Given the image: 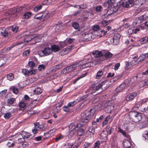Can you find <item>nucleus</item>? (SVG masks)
Listing matches in <instances>:
<instances>
[{
	"label": "nucleus",
	"mask_w": 148,
	"mask_h": 148,
	"mask_svg": "<svg viewBox=\"0 0 148 148\" xmlns=\"http://www.w3.org/2000/svg\"><path fill=\"white\" fill-rule=\"evenodd\" d=\"M95 112V109H91L89 111L85 110L81 115L82 122L87 123L92 118Z\"/></svg>",
	"instance_id": "obj_1"
},
{
	"label": "nucleus",
	"mask_w": 148,
	"mask_h": 148,
	"mask_svg": "<svg viewBox=\"0 0 148 148\" xmlns=\"http://www.w3.org/2000/svg\"><path fill=\"white\" fill-rule=\"evenodd\" d=\"M81 62H79L68 66L63 69L61 73L63 74L69 73L75 70L77 67L79 66V65H81Z\"/></svg>",
	"instance_id": "obj_2"
},
{
	"label": "nucleus",
	"mask_w": 148,
	"mask_h": 148,
	"mask_svg": "<svg viewBox=\"0 0 148 148\" xmlns=\"http://www.w3.org/2000/svg\"><path fill=\"white\" fill-rule=\"evenodd\" d=\"M130 117L133 122H138L141 120V114L137 111H133L130 113Z\"/></svg>",
	"instance_id": "obj_3"
},
{
	"label": "nucleus",
	"mask_w": 148,
	"mask_h": 148,
	"mask_svg": "<svg viewBox=\"0 0 148 148\" xmlns=\"http://www.w3.org/2000/svg\"><path fill=\"white\" fill-rule=\"evenodd\" d=\"M97 32H95L92 33H84L82 35L84 36V40L88 41L92 39H94L97 37L96 35Z\"/></svg>",
	"instance_id": "obj_4"
},
{
	"label": "nucleus",
	"mask_w": 148,
	"mask_h": 148,
	"mask_svg": "<svg viewBox=\"0 0 148 148\" xmlns=\"http://www.w3.org/2000/svg\"><path fill=\"white\" fill-rule=\"evenodd\" d=\"M105 84H92L91 87L90 88V89L92 90L91 92V93L93 94L95 93L100 88H102V87L105 88Z\"/></svg>",
	"instance_id": "obj_5"
},
{
	"label": "nucleus",
	"mask_w": 148,
	"mask_h": 148,
	"mask_svg": "<svg viewBox=\"0 0 148 148\" xmlns=\"http://www.w3.org/2000/svg\"><path fill=\"white\" fill-rule=\"evenodd\" d=\"M35 128L32 130V131L34 134H36L37 133L38 130H40L42 131L45 129V127L42 124L39 125V123H36V124H34Z\"/></svg>",
	"instance_id": "obj_6"
},
{
	"label": "nucleus",
	"mask_w": 148,
	"mask_h": 148,
	"mask_svg": "<svg viewBox=\"0 0 148 148\" xmlns=\"http://www.w3.org/2000/svg\"><path fill=\"white\" fill-rule=\"evenodd\" d=\"M121 36L120 34L116 33L115 34L112 39H111L110 41L115 45L118 44L119 42V40Z\"/></svg>",
	"instance_id": "obj_7"
},
{
	"label": "nucleus",
	"mask_w": 148,
	"mask_h": 148,
	"mask_svg": "<svg viewBox=\"0 0 148 148\" xmlns=\"http://www.w3.org/2000/svg\"><path fill=\"white\" fill-rule=\"evenodd\" d=\"M22 73L25 75H34L36 73V71L33 68H31L29 70L23 69L22 70Z\"/></svg>",
	"instance_id": "obj_8"
},
{
	"label": "nucleus",
	"mask_w": 148,
	"mask_h": 148,
	"mask_svg": "<svg viewBox=\"0 0 148 148\" xmlns=\"http://www.w3.org/2000/svg\"><path fill=\"white\" fill-rule=\"evenodd\" d=\"M137 76H134L132 78L126 80L124 82V84H125L127 87L130 86L131 84H132L137 79Z\"/></svg>",
	"instance_id": "obj_9"
},
{
	"label": "nucleus",
	"mask_w": 148,
	"mask_h": 148,
	"mask_svg": "<svg viewBox=\"0 0 148 148\" xmlns=\"http://www.w3.org/2000/svg\"><path fill=\"white\" fill-rule=\"evenodd\" d=\"M136 92H134L128 95L126 97L125 99L127 101H130L132 100L137 96Z\"/></svg>",
	"instance_id": "obj_10"
},
{
	"label": "nucleus",
	"mask_w": 148,
	"mask_h": 148,
	"mask_svg": "<svg viewBox=\"0 0 148 148\" xmlns=\"http://www.w3.org/2000/svg\"><path fill=\"white\" fill-rule=\"evenodd\" d=\"M87 59H85L82 62H82L81 64V65H82V69L86 68L88 67H90V66H94V64L93 63V62H91V64H89V65H88V64L86 63L85 62H86V60Z\"/></svg>",
	"instance_id": "obj_11"
},
{
	"label": "nucleus",
	"mask_w": 148,
	"mask_h": 148,
	"mask_svg": "<svg viewBox=\"0 0 148 148\" xmlns=\"http://www.w3.org/2000/svg\"><path fill=\"white\" fill-rule=\"evenodd\" d=\"M23 8L22 7H17L16 8H12L11 10L9 12L10 14H13L14 17L16 16V14L14 13L18 12L20 10H22Z\"/></svg>",
	"instance_id": "obj_12"
},
{
	"label": "nucleus",
	"mask_w": 148,
	"mask_h": 148,
	"mask_svg": "<svg viewBox=\"0 0 148 148\" xmlns=\"http://www.w3.org/2000/svg\"><path fill=\"white\" fill-rule=\"evenodd\" d=\"M115 0H108L107 2L104 3V6L108 8H111L112 5L114 3Z\"/></svg>",
	"instance_id": "obj_13"
},
{
	"label": "nucleus",
	"mask_w": 148,
	"mask_h": 148,
	"mask_svg": "<svg viewBox=\"0 0 148 148\" xmlns=\"http://www.w3.org/2000/svg\"><path fill=\"white\" fill-rule=\"evenodd\" d=\"M21 133L20 134H19L18 135V136L20 137V136H22V137H23L24 138H29L31 136V134L28 133L25 131H22Z\"/></svg>",
	"instance_id": "obj_14"
},
{
	"label": "nucleus",
	"mask_w": 148,
	"mask_h": 148,
	"mask_svg": "<svg viewBox=\"0 0 148 148\" xmlns=\"http://www.w3.org/2000/svg\"><path fill=\"white\" fill-rule=\"evenodd\" d=\"M108 134V132L106 131H102L100 134V138L101 139L105 140L107 139V138Z\"/></svg>",
	"instance_id": "obj_15"
},
{
	"label": "nucleus",
	"mask_w": 148,
	"mask_h": 148,
	"mask_svg": "<svg viewBox=\"0 0 148 148\" xmlns=\"http://www.w3.org/2000/svg\"><path fill=\"white\" fill-rule=\"evenodd\" d=\"M131 143L130 141L127 140H124L123 141V146L124 148H131Z\"/></svg>",
	"instance_id": "obj_16"
},
{
	"label": "nucleus",
	"mask_w": 148,
	"mask_h": 148,
	"mask_svg": "<svg viewBox=\"0 0 148 148\" xmlns=\"http://www.w3.org/2000/svg\"><path fill=\"white\" fill-rule=\"evenodd\" d=\"M70 50V48H64L60 51L59 54L61 56H63L68 54L69 53Z\"/></svg>",
	"instance_id": "obj_17"
},
{
	"label": "nucleus",
	"mask_w": 148,
	"mask_h": 148,
	"mask_svg": "<svg viewBox=\"0 0 148 148\" xmlns=\"http://www.w3.org/2000/svg\"><path fill=\"white\" fill-rule=\"evenodd\" d=\"M147 58H148V53L143 54L138 58V59H139V62H141ZM145 60L146 62H148V60Z\"/></svg>",
	"instance_id": "obj_18"
},
{
	"label": "nucleus",
	"mask_w": 148,
	"mask_h": 148,
	"mask_svg": "<svg viewBox=\"0 0 148 148\" xmlns=\"http://www.w3.org/2000/svg\"><path fill=\"white\" fill-rule=\"evenodd\" d=\"M42 15L41 16V18H42V21H43L46 19H47L49 16V14L48 13L47 11H45L42 13Z\"/></svg>",
	"instance_id": "obj_19"
},
{
	"label": "nucleus",
	"mask_w": 148,
	"mask_h": 148,
	"mask_svg": "<svg viewBox=\"0 0 148 148\" xmlns=\"http://www.w3.org/2000/svg\"><path fill=\"white\" fill-rule=\"evenodd\" d=\"M118 132L122 133V134L128 139H130V135L127 133V132L125 131H123L122 129L120 127L118 128Z\"/></svg>",
	"instance_id": "obj_20"
},
{
	"label": "nucleus",
	"mask_w": 148,
	"mask_h": 148,
	"mask_svg": "<svg viewBox=\"0 0 148 148\" xmlns=\"http://www.w3.org/2000/svg\"><path fill=\"white\" fill-rule=\"evenodd\" d=\"M41 52L43 53V56H47L51 53V50L49 48L47 47L42 51Z\"/></svg>",
	"instance_id": "obj_21"
},
{
	"label": "nucleus",
	"mask_w": 148,
	"mask_h": 148,
	"mask_svg": "<svg viewBox=\"0 0 148 148\" xmlns=\"http://www.w3.org/2000/svg\"><path fill=\"white\" fill-rule=\"evenodd\" d=\"M35 37L34 35L32 36L30 35L25 36L24 37V41L26 42H28L34 39Z\"/></svg>",
	"instance_id": "obj_22"
},
{
	"label": "nucleus",
	"mask_w": 148,
	"mask_h": 148,
	"mask_svg": "<svg viewBox=\"0 0 148 148\" xmlns=\"http://www.w3.org/2000/svg\"><path fill=\"white\" fill-rule=\"evenodd\" d=\"M108 9L107 10L106 14H104V16L105 17H106V16L110 15L114 13V12H116V11H114V10L116 9L114 8H110Z\"/></svg>",
	"instance_id": "obj_23"
},
{
	"label": "nucleus",
	"mask_w": 148,
	"mask_h": 148,
	"mask_svg": "<svg viewBox=\"0 0 148 148\" xmlns=\"http://www.w3.org/2000/svg\"><path fill=\"white\" fill-rule=\"evenodd\" d=\"M126 87H127L125 84L124 83H123L116 88V90L117 92H120Z\"/></svg>",
	"instance_id": "obj_24"
},
{
	"label": "nucleus",
	"mask_w": 148,
	"mask_h": 148,
	"mask_svg": "<svg viewBox=\"0 0 148 148\" xmlns=\"http://www.w3.org/2000/svg\"><path fill=\"white\" fill-rule=\"evenodd\" d=\"M92 54L96 58L101 56L103 55V54L101 52L98 51H93Z\"/></svg>",
	"instance_id": "obj_25"
},
{
	"label": "nucleus",
	"mask_w": 148,
	"mask_h": 148,
	"mask_svg": "<svg viewBox=\"0 0 148 148\" xmlns=\"http://www.w3.org/2000/svg\"><path fill=\"white\" fill-rule=\"evenodd\" d=\"M78 126L77 125L76 126H73V129L69 133V135L71 136H72L76 132V130H78Z\"/></svg>",
	"instance_id": "obj_26"
},
{
	"label": "nucleus",
	"mask_w": 148,
	"mask_h": 148,
	"mask_svg": "<svg viewBox=\"0 0 148 148\" xmlns=\"http://www.w3.org/2000/svg\"><path fill=\"white\" fill-rule=\"evenodd\" d=\"M60 49L59 47L56 45H53L51 46V51L56 52L58 51Z\"/></svg>",
	"instance_id": "obj_27"
},
{
	"label": "nucleus",
	"mask_w": 148,
	"mask_h": 148,
	"mask_svg": "<svg viewBox=\"0 0 148 148\" xmlns=\"http://www.w3.org/2000/svg\"><path fill=\"white\" fill-rule=\"evenodd\" d=\"M95 10L98 13L101 12L103 10L102 7L101 5H98L95 7Z\"/></svg>",
	"instance_id": "obj_28"
},
{
	"label": "nucleus",
	"mask_w": 148,
	"mask_h": 148,
	"mask_svg": "<svg viewBox=\"0 0 148 148\" xmlns=\"http://www.w3.org/2000/svg\"><path fill=\"white\" fill-rule=\"evenodd\" d=\"M42 92V90L40 88L38 87L34 90V93L35 95L40 94Z\"/></svg>",
	"instance_id": "obj_29"
},
{
	"label": "nucleus",
	"mask_w": 148,
	"mask_h": 148,
	"mask_svg": "<svg viewBox=\"0 0 148 148\" xmlns=\"http://www.w3.org/2000/svg\"><path fill=\"white\" fill-rule=\"evenodd\" d=\"M83 19L84 20H86L88 19L89 16V12L87 11L84 12L83 13Z\"/></svg>",
	"instance_id": "obj_30"
},
{
	"label": "nucleus",
	"mask_w": 148,
	"mask_h": 148,
	"mask_svg": "<svg viewBox=\"0 0 148 148\" xmlns=\"http://www.w3.org/2000/svg\"><path fill=\"white\" fill-rule=\"evenodd\" d=\"M15 101V99L14 98L11 97L8 99L7 100V103L8 104L12 105L13 104Z\"/></svg>",
	"instance_id": "obj_31"
},
{
	"label": "nucleus",
	"mask_w": 148,
	"mask_h": 148,
	"mask_svg": "<svg viewBox=\"0 0 148 148\" xmlns=\"http://www.w3.org/2000/svg\"><path fill=\"white\" fill-rule=\"evenodd\" d=\"M7 145L9 147H12L14 145V142L12 140L9 139L7 144Z\"/></svg>",
	"instance_id": "obj_32"
},
{
	"label": "nucleus",
	"mask_w": 148,
	"mask_h": 148,
	"mask_svg": "<svg viewBox=\"0 0 148 148\" xmlns=\"http://www.w3.org/2000/svg\"><path fill=\"white\" fill-rule=\"evenodd\" d=\"M32 13L31 12H27L24 14L23 15V18L28 19L31 16Z\"/></svg>",
	"instance_id": "obj_33"
},
{
	"label": "nucleus",
	"mask_w": 148,
	"mask_h": 148,
	"mask_svg": "<svg viewBox=\"0 0 148 148\" xmlns=\"http://www.w3.org/2000/svg\"><path fill=\"white\" fill-rule=\"evenodd\" d=\"M7 77L8 80L11 81L13 79L14 75L12 73H10L7 75Z\"/></svg>",
	"instance_id": "obj_34"
},
{
	"label": "nucleus",
	"mask_w": 148,
	"mask_h": 148,
	"mask_svg": "<svg viewBox=\"0 0 148 148\" xmlns=\"http://www.w3.org/2000/svg\"><path fill=\"white\" fill-rule=\"evenodd\" d=\"M1 34L2 36L5 37L8 36L9 34L8 32L5 29H2L1 32Z\"/></svg>",
	"instance_id": "obj_35"
},
{
	"label": "nucleus",
	"mask_w": 148,
	"mask_h": 148,
	"mask_svg": "<svg viewBox=\"0 0 148 148\" xmlns=\"http://www.w3.org/2000/svg\"><path fill=\"white\" fill-rule=\"evenodd\" d=\"M143 127H145L148 125V120L145 119L142 121L141 125Z\"/></svg>",
	"instance_id": "obj_36"
},
{
	"label": "nucleus",
	"mask_w": 148,
	"mask_h": 148,
	"mask_svg": "<svg viewBox=\"0 0 148 148\" xmlns=\"http://www.w3.org/2000/svg\"><path fill=\"white\" fill-rule=\"evenodd\" d=\"M10 90H12L14 93L17 94L18 92V89L15 88V86H12L10 88Z\"/></svg>",
	"instance_id": "obj_37"
},
{
	"label": "nucleus",
	"mask_w": 148,
	"mask_h": 148,
	"mask_svg": "<svg viewBox=\"0 0 148 148\" xmlns=\"http://www.w3.org/2000/svg\"><path fill=\"white\" fill-rule=\"evenodd\" d=\"M103 74V73L102 70L99 71H98L96 76V78L97 79H99L102 76Z\"/></svg>",
	"instance_id": "obj_38"
},
{
	"label": "nucleus",
	"mask_w": 148,
	"mask_h": 148,
	"mask_svg": "<svg viewBox=\"0 0 148 148\" xmlns=\"http://www.w3.org/2000/svg\"><path fill=\"white\" fill-rule=\"evenodd\" d=\"M140 43L141 44L146 43L148 41V38L146 37L142 38L140 39Z\"/></svg>",
	"instance_id": "obj_39"
},
{
	"label": "nucleus",
	"mask_w": 148,
	"mask_h": 148,
	"mask_svg": "<svg viewBox=\"0 0 148 148\" xmlns=\"http://www.w3.org/2000/svg\"><path fill=\"white\" fill-rule=\"evenodd\" d=\"M110 118V116H107L105 119L104 121H103L102 124V126H104L105 125H106L108 123V120H109V119Z\"/></svg>",
	"instance_id": "obj_40"
},
{
	"label": "nucleus",
	"mask_w": 148,
	"mask_h": 148,
	"mask_svg": "<svg viewBox=\"0 0 148 148\" xmlns=\"http://www.w3.org/2000/svg\"><path fill=\"white\" fill-rule=\"evenodd\" d=\"M113 55L110 52H107L105 53L104 55L105 57L106 58H111Z\"/></svg>",
	"instance_id": "obj_41"
},
{
	"label": "nucleus",
	"mask_w": 148,
	"mask_h": 148,
	"mask_svg": "<svg viewBox=\"0 0 148 148\" xmlns=\"http://www.w3.org/2000/svg\"><path fill=\"white\" fill-rule=\"evenodd\" d=\"M72 27L75 29H78L79 27V24L77 22H74L72 23Z\"/></svg>",
	"instance_id": "obj_42"
},
{
	"label": "nucleus",
	"mask_w": 148,
	"mask_h": 148,
	"mask_svg": "<svg viewBox=\"0 0 148 148\" xmlns=\"http://www.w3.org/2000/svg\"><path fill=\"white\" fill-rule=\"evenodd\" d=\"M78 130V129H77ZM84 132V130L82 128H79L77 132V134L79 136H82Z\"/></svg>",
	"instance_id": "obj_43"
},
{
	"label": "nucleus",
	"mask_w": 148,
	"mask_h": 148,
	"mask_svg": "<svg viewBox=\"0 0 148 148\" xmlns=\"http://www.w3.org/2000/svg\"><path fill=\"white\" fill-rule=\"evenodd\" d=\"M30 53V50L28 49L25 51L23 53V55L24 56H29Z\"/></svg>",
	"instance_id": "obj_44"
},
{
	"label": "nucleus",
	"mask_w": 148,
	"mask_h": 148,
	"mask_svg": "<svg viewBox=\"0 0 148 148\" xmlns=\"http://www.w3.org/2000/svg\"><path fill=\"white\" fill-rule=\"evenodd\" d=\"M77 103V102L76 101H73L67 104L68 106H69V107H73Z\"/></svg>",
	"instance_id": "obj_45"
},
{
	"label": "nucleus",
	"mask_w": 148,
	"mask_h": 148,
	"mask_svg": "<svg viewBox=\"0 0 148 148\" xmlns=\"http://www.w3.org/2000/svg\"><path fill=\"white\" fill-rule=\"evenodd\" d=\"M18 29V27L16 25H13L12 27V31L14 33H16Z\"/></svg>",
	"instance_id": "obj_46"
},
{
	"label": "nucleus",
	"mask_w": 148,
	"mask_h": 148,
	"mask_svg": "<svg viewBox=\"0 0 148 148\" xmlns=\"http://www.w3.org/2000/svg\"><path fill=\"white\" fill-rule=\"evenodd\" d=\"M73 145V144L70 143H67L64 146V148H71Z\"/></svg>",
	"instance_id": "obj_47"
},
{
	"label": "nucleus",
	"mask_w": 148,
	"mask_h": 148,
	"mask_svg": "<svg viewBox=\"0 0 148 148\" xmlns=\"http://www.w3.org/2000/svg\"><path fill=\"white\" fill-rule=\"evenodd\" d=\"M139 59H138V58L137 60H133L131 62V64L132 65H135L137 64L138 63H139L140 62H139V60H138Z\"/></svg>",
	"instance_id": "obj_48"
},
{
	"label": "nucleus",
	"mask_w": 148,
	"mask_h": 148,
	"mask_svg": "<svg viewBox=\"0 0 148 148\" xmlns=\"http://www.w3.org/2000/svg\"><path fill=\"white\" fill-rule=\"evenodd\" d=\"M12 116V114L10 112L5 113L4 116V118L6 119H8Z\"/></svg>",
	"instance_id": "obj_49"
},
{
	"label": "nucleus",
	"mask_w": 148,
	"mask_h": 148,
	"mask_svg": "<svg viewBox=\"0 0 148 148\" xmlns=\"http://www.w3.org/2000/svg\"><path fill=\"white\" fill-rule=\"evenodd\" d=\"M69 106H68V105H67L66 106H65L64 107H63V110L64 111L68 112L70 111V109L69 108Z\"/></svg>",
	"instance_id": "obj_50"
},
{
	"label": "nucleus",
	"mask_w": 148,
	"mask_h": 148,
	"mask_svg": "<svg viewBox=\"0 0 148 148\" xmlns=\"http://www.w3.org/2000/svg\"><path fill=\"white\" fill-rule=\"evenodd\" d=\"M122 5L123 7L126 8H127L130 7L128 2H123Z\"/></svg>",
	"instance_id": "obj_51"
},
{
	"label": "nucleus",
	"mask_w": 148,
	"mask_h": 148,
	"mask_svg": "<svg viewBox=\"0 0 148 148\" xmlns=\"http://www.w3.org/2000/svg\"><path fill=\"white\" fill-rule=\"evenodd\" d=\"M100 142L99 141H97L95 143L94 147V148H99L100 146Z\"/></svg>",
	"instance_id": "obj_52"
},
{
	"label": "nucleus",
	"mask_w": 148,
	"mask_h": 148,
	"mask_svg": "<svg viewBox=\"0 0 148 148\" xmlns=\"http://www.w3.org/2000/svg\"><path fill=\"white\" fill-rule=\"evenodd\" d=\"M99 27L98 25H94L93 27V29L95 31L94 32H97V33H96V34H97V30H99Z\"/></svg>",
	"instance_id": "obj_53"
},
{
	"label": "nucleus",
	"mask_w": 148,
	"mask_h": 148,
	"mask_svg": "<svg viewBox=\"0 0 148 148\" xmlns=\"http://www.w3.org/2000/svg\"><path fill=\"white\" fill-rule=\"evenodd\" d=\"M101 24L103 26H106L108 24V22L104 20L101 22Z\"/></svg>",
	"instance_id": "obj_54"
},
{
	"label": "nucleus",
	"mask_w": 148,
	"mask_h": 148,
	"mask_svg": "<svg viewBox=\"0 0 148 148\" xmlns=\"http://www.w3.org/2000/svg\"><path fill=\"white\" fill-rule=\"evenodd\" d=\"M26 104L24 102H21L19 105V106L21 108H24L26 106Z\"/></svg>",
	"instance_id": "obj_55"
},
{
	"label": "nucleus",
	"mask_w": 148,
	"mask_h": 148,
	"mask_svg": "<svg viewBox=\"0 0 148 148\" xmlns=\"http://www.w3.org/2000/svg\"><path fill=\"white\" fill-rule=\"evenodd\" d=\"M45 68V66L43 64L40 65L38 67V69L39 71L44 70Z\"/></svg>",
	"instance_id": "obj_56"
},
{
	"label": "nucleus",
	"mask_w": 148,
	"mask_h": 148,
	"mask_svg": "<svg viewBox=\"0 0 148 148\" xmlns=\"http://www.w3.org/2000/svg\"><path fill=\"white\" fill-rule=\"evenodd\" d=\"M64 137V136L62 135L57 136L55 139L56 141H58L59 140L63 138Z\"/></svg>",
	"instance_id": "obj_57"
},
{
	"label": "nucleus",
	"mask_w": 148,
	"mask_h": 148,
	"mask_svg": "<svg viewBox=\"0 0 148 148\" xmlns=\"http://www.w3.org/2000/svg\"><path fill=\"white\" fill-rule=\"evenodd\" d=\"M42 7L41 5H38L35 7L34 8V10L35 12H37L40 10Z\"/></svg>",
	"instance_id": "obj_58"
},
{
	"label": "nucleus",
	"mask_w": 148,
	"mask_h": 148,
	"mask_svg": "<svg viewBox=\"0 0 148 148\" xmlns=\"http://www.w3.org/2000/svg\"><path fill=\"white\" fill-rule=\"evenodd\" d=\"M143 137L145 138V139L148 140V131L145 132V133L143 135Z\"/></svg>",
	"instance_id": "obj_59"
},
{
	"label": "nucleus",
	"mask_w": 148,
	"mask_h": 148,
	"mask_svg": "<svg viewBox=\"0 0 148 148\" xmlns=\"http://www.w3.org/2000/svg\"><path fill=\"white\" fill-rule=\"evenodd\" d=\"M89 132L91 133L92 134H94L95 132V129L92 127H90V128L88 130Z\"/></svg>",
	"instance_id": "obj_60"
},
{
	"label": "nucleus",
	"mask_w": 148,
	"mask_h": 148,
	"mask_svg": "<svg viewBox=\"0 0 148 148\" xmlns=\"http://www.w3.org/2000/svg\"><path fill=\"white\" fill-rule=\"evenodd\" d=\"M63 66V65L62 63H61L59 64L56 65V69H59L62 68Z\"/></svg>",
	"instance_id": "obj_61"
},
{
	"label": "nucleus",
	"mask_w": 148,
	"mask_h": 148,
	"mask_svg": "<svg viewBox=\"0 0 148 148\" xmlns=\"http://www.w3.org/2000/svg\"><path fill=\"white\" fill-rule=\"evenodd\" d=\"M75 39L74 38H70L68 40V42L69 44L72 43L75 41Z\"/></svg>",
	"instance_id": "obj_62"
},
{
	"label": "nucleus",
	"mask_w": 148,
	"mask_h": 148,
	"mask_svg": "<svg viewBox=\"0 0 148 148\" xmlns=\"http://www.w3.org/2000/svg\"><path fill=\"white\" fill-rule=\"evenodd\" d=\"M79 8L82 9H85L87 8V5L84 4H81L79 5Z\"/></svg>",
	"instance_id": "obj_63"
},
{
	"label": "nucleus",
	"mask_w": 148,
	"mask_h": 148,
	"mask_svg": "<svg viewBox=\"0 0 148 148\" xmlns=\"http://www.w3.org/2000/svg\"><path fill=\"white\" fill-rule=\"evenodd\" d=\"M28 64L29 66L31 67H34L35 66V64L33 62V61H31L29 62H28Z\"/></svg>",
	"instance_id": "obj_64"
}]
</instances>
